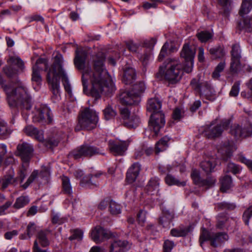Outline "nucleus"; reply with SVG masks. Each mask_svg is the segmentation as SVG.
Returning a JSON list of instances; mask_svg holds the SVG:
<instances>
[{
	"label": "nucleus",
	"mask_w": 252,
	"mask_h": 252,
	"mask_svg": "<svg viewBox=\"0 0 252 252\" xmlns=\"http://www.w3.org/2000/svg\"><path fill=\"white\" fill-rule=\"evenodd\" d=\"M87 52L84 49H77L74 60V64L79 70H83L82 82L83 92L87 95L99 99L103 93H111L115 90L111 77L105 68V58L103 55L96 57L94 61V70L85 66Z\"/></svg>",
	"instance_id": "obj_1"
},
{
	"label": "nucleus",
	"mask_w": 252,
	"mask_h": 252,
	"mask_svg": "<svg viewBox=\"0 0 252 252\" xmlns=\"http://www.w3.org/2000/svg\"><path fill=\"white\" fill-rule=\"evenodd\" d=\"M195 53L194 48H191L189 44H185L180 54L181 57L184 59V66L176 60L169 59L164 65L159 67L156 74L157 78L164 79L169 84L177 83L182 78L183 70L188 73L192 71Z\"/></svg>",
	"instance_id": "obj_2"
},
{
	"label": "nucleus",
	"mask_w": 252,
	"mask_h": 252,
	"mask_svg": "<svg viewBox=\"0 0 252 252\" xmlns=\"http://www.w3.org/2000/svg\"><path fill=\"white\" fill-rule=\"evenodd\" d=\"M98 120L96 112L89 108H86L80 112L78 122L75 130L76 131L83 129L92 130L96 126Z\"/></svg>",
	"instance_id": "obj_3"
},
{
	"label": "nucleus",
	"mask_w": 252,
	"mask_h": 252,
	"mask_svg": "<svg viewBox=\"0 0 252 252\" xmlns=\"http://www.w3.org/2000/svg\"><path fill=\"white\" fill-rule=\"evenodd\" d=\"M17 149L18 155L23 161L22 167L18 172V177L21 183L23 182L27 174L28 163L32 157L33 148L30 144L23 143L19 144Z\"/></svg>",
	"instance_id": "obj_4"
},
{
	"label": "nucleus",
	"mask_w": 252,
	"mask_h": 252,
	"mask_svg": "<svg viewBox=\"0 0 252 252\" xmlns=\"http://www.w3.org/2000/svg\"><path fill=\"white\" fill-rule=\"evenodd\" d=\"M63 58L61 54L57 55L54 59V62L52 67L48 70H55L56 77L59 80L62 78V82L65 90L69 96H72V90L71 85L68 81V77L62 67Z\"/></svg>",
	"instance_id": "obj_5"
},
{
	"label": "nucleus",
	"mask_w": 252,
	"mask_h": 252,
	"mask_svg": "<svg viewBox=\"0 0 252 252\" xmlns=\"http://www.w3.org/2000/svg\"><path fill=\"white\" fill-rule=\"evenodd\" d=\"M191 88L200 94L201 96L213 101L216 98L214 89L207 81H202L200 78H193L190 83Z\"/></svg>",
	"instance_id": "obj_6"
},
{
	"label": "nucleus",
	"mask_w": 252,
	"mask_h": 252,
	"mask_svg": "<svg viewBox=\"0 0 252 252\" xmlns=\"http://www.w3.org/2000/svg\"><path fill=\"white\" fill-rule=\"evenodd\" d=\"M228 236L225 233H210L205 228H203L200 236V245L202 247L204 242L210 240L211 246L217 247L224 242L228 240Z\"/></svg>",
	"instance_id": "obj_7"
},
{
	"label": "nucleus",
	"mask_w": 252,
	"mask_h": 252,
	"mask_svg": "<svg viewBox=\"0 0 252 252\" xmlns=\"http://www.w3.org/2000/svg\"><path fill=\"white\" fill-rule=\"evenodd\" d=\"M46 75V80L49 86L50 90L52 93L51 100L54 103H57L61 100L60 92V81L56 77L55 70H48Z\"/></svg>",
	"instance_id": "obj_8"
},
{
	"label": "nucleus",
	"mask_w": 252,
	"mask_h": 252,
	"mask_svg": "<svg viewBox=\"0 0 252 252\" xmlns=\"http://www.w3.org/2000/svg\"><path fill=\"white\" fill-rule=\"evenodd\" d=\"M99 154H102L101 150L95 146L84 144L72 151L69 155L77 159L82 157H91Z\"/></svg>",
	"instance_id": "obj_9"
},
{
	"label": "nucleus",
	"mask_w": 252,
	"mask_h": 252,
	"mask_svg": "<svg viewBox=\"0 0 252 252\" xmlns=\"http://www.w3.org/2000/svg\"><path fill=\"white\" fill-rule=\"evenodd\" d=\"M230 123L229 120H224L220 125L215 126L211 124L205 127L203 132L204 135L208 138L219 137L221 134L222 131L229 126Z\"/></svg>",
	"instance_id": "obj_10"
},
{
	"label": "nucleus",
	"mask_w": 252,
	"mask_h": 252,
	"mask_svg": "<svg viewBox=\"0 0 252 252\" xmlns=\"http://www.w3.org/2000/svg\"><path fill=\"white\" fill-rule=\"evenodd\" d=\"M230 132L236 139L251 136L252 135V124L250 122L242 126L235 124L231 126Z\"/></svg>",
	"instance_id": "obj_11"
},
{
	"label": "nucleus",
	"mask_w": 252,
	"mask_h": 252,
	"mask_svg": "<svg viewBox=\"0 0 252 252\" xmlns=\"http://www.w3.org/2000/svg\"><path fill=\"white\" fill-rule=\"evenodd\" d=\"M40 64H43L44 65L45 71H46L47 73V71H46V68L49 69L52 67V65L50 67L48 66L47 61L45 59L39 58L36 61L35 64L32 67V80L34 89L37 90L39 89V87L41 85L42 81V78L40 74V70L41 68L38 66V65Z\"/></svg>",
	"instance_id": "obj_12"
},
{
	"label": "nucleus",
	"mask_w": 252,
	"mask_h": 252,
	"mask_svg": "<svg viewBox=\"0 0 252 252\" xmlns=\"http://www.w3.org/2000/svg\"><path fill=\"white\" fill-rule=\"evenodd\" d=\"M165 123L164 115L162 112L152 114L149 122V127L157 136L160 129L164 126Z\"/></svg>",
	"instance_id": "obj_13"
},
{
	"label": "nucleus",
	"mask_w": 252,
	"mask_h": 252,
	"mask_svg": "<svg viewBox=\"0 0 252 252\" xmlns=\"http://www.w3.org/2000/svg\"><path fill=\"white\" fill-rule=\"evenodd\" d=\"M33 122L42 124L50 123L52 121L51 110L45 105H42L37 108L32 117Z\"/></svg>",
	"instance_id": "obj_14"
},
{
	"label": "nucleus",
	"mask_w": 252,
	"mask_h": 252,
	"mask_svg": "<svg viewBox=\"0 0 252 252\" xmlns=\"http://www.w3.org/2000/svg\"><path fill=\"white\" fill-rule=\"evenodd\" d=\"M7 63L9 65L4 67L3 70L4 73L8 77H12L17 73V69L14 68L13 66L16 65L19 69L21 70L24 68V63L18 57H11L8 59Z\"/></svg>",
	"instance_id": "obj_15"
},
{
	"label": "nucleus",
	"mask_w": 252,
	"mask_h": 252,
	"mask_svg": "<svg viewBox=\"0 0 252 252\" xmlns=\"http://www.w3.org/2000/svg\"><path fill=\"white\" fill-rule=\"evenodd\" d=\"M129 143L126 141L111 140L108 142L110 152L114 156H123L127 149Z\"/></svg>",
	"instance_id": "obj_16"
},
{
	"label": "nucleus",
	"mask_w": 252,
	"mask_h": 252,
	"mask_svg": "<svg viewBox=\"0 0 252 252\" xmlns=\"http://www.w3.org/2000/svg\"><path fill=\"white\" fill-rule=\"evenodd\" d=\"M191 177L195 185L207 189L214 186L216 182V179L213 177H208L206 180L202 179L199 171L196 169L192 170Z\"/></svg>",
	"instance_id": "obj_17"
},
{
	"label": "nucleus",
	"mask_w": 252,
	"mask_h": 252,
	"mask_svg": "<svg viewBox=\"0 0 252 252\" xmlns=\"http://www.w3.org/2000/svg\"><path fill=\"white\" fill-rule=\"evenodd\" d=\"M50 231L45 230H41L37 234L36 240L34 242L33 252H47L46 250H41L38 244V243L43 247H47L49 245V241L47 238V236Z\"/></svg>",
	"instance_id": "obj_18"
},
{
	"label": "nucleus",
	"mask_w": 252,
	"mask_h": 252,
	"mask_svg": "<svg viewBox=\"0 0 252 252\" xmlns=\"http://www.w3.org/2000/svg\"><path fill=\"white\" fill-rule=\"evenodd\" d=\"M121 115L124 120L125 125L128 128H135L140 123L139 118L136 115H130L127 108L121 109Z\"/></svg>",
	"instance_id": "obj_19"
},
{
	"label": "nucleus",
	"mask_w": 252,
	"mask_h": 252,
	"mask_svg": "<svg viewBox=\"0 0 252 252\" xmlns=\"http://www.w3.org/2000/svg\"><path fill=\"white\" fill-rule=\"evenodd\" d=\"M111 236L110 232L100 226H96L91 233V239L96 243L102 242L105 239H108Z\"/></svg>",
	"instance_id": "obj_20"
},
{
	"label": "nucleus",
	"mask_w": 252,
	"mask_h": 252,
	"mask_svg": "<svg viewBox=\"0 0 252 252\" xmlns=\"http://www.w3.org/2000/svg\"><path fill=\"white\" fill-rule=\"evenodd\" d=\"M14 169L10 168L8 171V173L5 175L0 180V182L1 185V188L2 189H5L10 184L16 185L17 181H19L20 186L23 183L21 182L20 179L19 178L18 175L16 178H14Z\"/></svg>",
	"instance_id": "obj_21"
},
{
	"label": "nucleus",
	"mask_w": 252,
	"mask_h": 252,
	"mask_svg": "<svg viewBox=\"0 0 252 252\" xmlns=\"http://www.w3.org/2000/svg\"><path fill=\"white\" fill-rule=\"evenodd\" d=\"M236 149L235 145L233 142H226L218 149L219 152L223 155L224 160H227L232 155V153Z\"/></svg>",
	"instance_id": "obj_22"
},
{
	"label": "nucleus",
	"mask_w": 252,
	"mask_h": 252,
	"mask_svg": "<svg viewBox=\"0 0 252 252\" xmlns=\"http://www.w3.org/2000/svg\"><path fill=\"white\" fill-rule=\"evenodd\" d=\"M120 102L124 105H132L138 104L139 101L132 92H124L120 95Z\"/></svg>",
	"instance_id": "obj_23"
},
{
	"label": "nucleus",
	"mask_w": 252,
	"mask_h": 252,
	"mask_svg": "<svg viewBox=\"0 0 252 252\" xmlns=\"http://www.w3.org/2000/svg\"><path fill=\"white\" fill-rule=\"evenodd\" d=\"M141 165L138 162L134 163L128 169L126 173V180L129 183L135 181L139 174Z\"/></svg>",
	"instance_id": "obj_24"
},
{
	"label": "nucleus",
	"mask_w": 252,
	"mask_h": 252,
	"mask_svg": "<svg viewBox=\"0 0 252 252\" xmlns=\"http://www.w3.org/2000/svg\"><path fill=\"white\" fill-rule=\"evenodd\" d=\"M23 131L27 135L33 137L40 142L44 140L43 131L39 130L31 125L26 126L23 129Z\"/></svg>",
	"instance_id": "obj_25"
},
{
	"label": "nucleus",
	"mask_w": 252,
	"mask_h": 252,
	"mask_svg": "<svg viewBox=\"0 0 252 252\" xmlns=\"http://www.w3.org/2000/svg\"><path fill=\"white\" fill-rule=\"evenodd\" d=\"M161 102L157 98H151L149 100L147 109V111L151 112L152 114L162 112L160 111Z\"/></svg>",
	"instance_id": "obj_26"
},
{
	"label": "nucleus",
	"mask_w": 252,
	"mask_h": 252,
	"mask_svg": "<svg viewBox=\"0 0 252 252\" xmlns=\"http://www.w3.org/2000/svg\"><path fill=\"white\" fill-rule=\"evenodd\" d=\"M128 242L125 240H117L111 245L110 252H125Z\"/></svg>",
	"instance_id": "obj_27"
},
{
	"label": "nucleus",
	"mask_w": 252,
	"mask_h": 252,
	"mask_svg": "<svg viewBox=\"0 0 252 252\" xmlns=\"http://www.w3.org/2000/svg\"><path fill=\"white\" fill-rule=\"evenodd\" d=\"M170 138L167 136L162 137L158 142L155 146V153L158 154L160 152L165 151L168 147V143Z\"/></svg>",
	"instance_id": "obj_28"
},
{
	"label": "nucleus",
	"mask_w": 252,
	"mask_h": 252,
	"mask_svg": "<svg viewBox=\"0 0 252 252\" xmlns=\"http://www.w3.org/2000/svg\"><path fill=\"white\" fill-rule=\"evenodd\" d=\"M135 72L133 68L128 67L124 70L123 81L126 84H129L135 79Z\"/></svg>",
	"instance_id": "obj_29"
},
{
	"label": "nucleus",
	"mask_w": 252,
	"mask_h": 252,
	"mask_svg": "<svg viewBox=\"0 0 252 252\" xmlns=\"http://www.w3.org/2000/svg\"><path fill=\"white\" fill-rule=\"evenodd\" d=\"M252 10V0H242L239 14L243 16L249 13Z\"/></svg>",
	"instance_id": "obj_30"
},
{
	"label": "nucleus",
	"mask_w": 252,
	"mask_h": 252,
	"mask_svg": "<svg viewBox=\"0 0 252 252\" xmlns=\"http://www.w3.org/2000/svg\"><path fill=\"white\" fill-rule=\"evenodd\" d=\"M243 67L241 63V59L231 58L230 70L232 73H238Z\"/></svg>",
	"instance_id": "obj_31"
},
{
	"label": "nucleus",
	"mask_w": 252,
	"mask_h": 252,
	"mask_svg": "<svg viewBox=\"0 0 252 252\" xmlns=\"http://www.w3.org/2000/svg\"><path fill=\"white\" fill-rule=\"evenodd\" d=\"M159 179L157 178H152L147 186V190L148 193L153 194L154 191L158 190Z\"/></svg>",
	"instance_id": "obj_32"
},
{
	"label": "nucleus",
	"mask_w": 252,
	"mask_h": 252,
	"mask_svg": "<svg viewBox=\"0 0 252 252\" xmlns=\"http://www.w3.org/2000/svg\"><path fill=\"white\" fill-rule=\"evenodd\" d=\"M173 219V216L169 213H164L159 219V222L163 227H170V223Z\"/></svg>",
	"instance_id": "obj_33"
},
{
	"label": "nucleus",
	"mask_w": 252,
	"mask_h": 252,
	"mask_svg": "<svg viewBox=\"0 0 252 252\" xmlns=\"http://www.w3.org/2000/svg\"><path fill=\"white\" fill-rule=\"evenodd\" d=\"M145 90V84L142 82H140L138 84H134L130 91L132 92V94L137 97V99L140 101V94L144 92Z\"/></svg>",
	"instance_id": "obj_34"
},
{
	"label": "nucleus",
	"mask_w": 252,
	"mask_h": 252,
	"mask_svg": "<svg viewBox=\"0 0 252 252\" xmlns=\"http://www.w3.org/2000/svg\"><path fill=\"white\" fill-rule=\"evenodd\" d=\"M221 187L220 190L222 192H225L227 189L231 187L232 182L231 177L228 175H225L220 179Z\"/></svg>",
	"instance_id": "obj_35"
},
{
	"label": "nucleus",
	"mask_w": 252,
	"mask_h": 252,
	"mask_svg": "<svg viewBox=\"0 0 252 252\" xmlns=\"http://www.w3.org/2000/svg\"><path fill=\"white\" fill-rule=\"evenodd\" d=\"M239 27L241 30H244L246 32H251L252 31V16L248 17L240 22Z\"/></svg>",
	"instance_id": "obj_36"
},
{
	"label": "nucleus",
	"mask_w": 252,
	"mask_h": 252,
	"mask_svg": "<svg viewBox=\"0 0 252 252\" xmlns=\"http://www.w3.org/2000/svg\"><path fill=\"white\" fill-rule=\"evenodd\" d=\"M216 166V163L213 160H204L200 163L201 168L206 173L212 172Z\"/></svg>",
	"instance_id": "obj_37"
},
{
	"label": "nucleus",
	"mask_w": 252,
	"mask_h": 252,
	"mask_svg": "<svg viewBox=\"0 0 252 252\" xmlns=\"http://www.w3.org/2000/svg\"><path fill=\"white\" fill-rule=\"evenodd\" d=\"M165 180L166 184L170 186L177 185L178 186H184L186 185L185 182H180L170 174L167 175L165 178Z\"/></svg>",
	"instance_id": "obj_38"
},
{
	"label": "nucleus",
	"mask_w": 252,
	"mask_h": 252,
	"mask_svg": "<svg viewBox=\"0 0 252 252\" xmlns=\"http://www.w3.org/2000/svg\"><path fill=\"white\" fill-rule=\"evenodd\" d=\"M189 232L188 228H173L171 230L170 234L174 237H184L186 236Z\"/></svg>",
	"instance_id": "obj_39"
},
{
	"label": "nucleus",
	"mask_w": 252,
	"mask_h": 252,
	"mask_svg": "<svg viewBox=\"0 0 252 252\" xmlns=\"http://www.w3.org/2000/svg\"><path fill=\"white\" fill-rule=\"evenodd\" d=\"M30 200L28 196H21L16 199L14 204V207L16 209L21 208L29 203Z\"/></svg>",
	"instance_id": "obj_40"
},
{
	"label": "nucleus",
	"mask_w": 252,
	"mask_h": 252,
	"mask_svg": "<svg viewBox=\"0 0 252 252\" xmlns=\"http://www.w3.org/2000/svg\"><path fill=\"white\" fill-rule=\"evenodd\" d=\"M227 172H231L234 175L240 174L242 171V167L233 162H229L227 166Z\"/></svg>",
	"instance_id": "obj_41"
},
{
	"label": "nucleus",
	"mask_w": 252,
	"mask_h": 252,
	"mask_svg": "<svg viewBox=\"0 0 252 252\" xmlns=\"http://www.w3.org/2000/svg\"><path fill=\"white\" fill-rule=\"evenodd\" d=\"M62 180L63 192L67 194H71L72 193V188L69 178L66 176H63Z\"/></svg>",
	"instance_id": "obj_42"
},
{
	"label": "nucleus",
	"mask_w": 252,
	"mask_h": 252,
	"mask_svg": "<svg viewBox=\"0 0 252 252\" xmlns=\"http://www.w3.org/2000/svg\"><path fill=\"white\" fill-rule=\"evenodd\" d=\"M225 66V63L224 62L220 63L212 73L213 78L214 79H218L220 77V73L223 70Z\"/></svg>",
	"instance_id": "obj_43"
},
{
	"label": "nucleus",
	"mask_w": 252,
	"mask_h": 252,
	"mask_svg": "<svg viewBox=\"0 0 252 252\" xmlns=\"http://www.w3.org/2000/svg\"><path fill=\"white\" fill-rule=\"evenodd\" d=\"M230 53L231 58L241 59V50L239 44L233 45Z\"/></svg>",
	"instance_id": "obj_44"
},
{
	"label": "nucleus",
	"mask_w": 252,
	"mask_h": 252,
	"mask_svg": "<svg viewBox=\"0 0 252 252\" xmlns=\"http://www.w3.org/2000/svg\"><path fill=\"white\" fill-rule=\"evenodd\" d=\"M38 174L37 170H34L24 184H21V187L26 189L37 178Z\"/></svg>",
	"instance_id": "obj_45"
},
{
	"label": "nucleus",
	"mask_w": 252,
	"mask_h": 252,
	"mask_svg": "<svg viewBox=\"0 0 252 252\" xmlns=\"http://www.w3.org/2000/svg\"><path fill=\"white\" fill-rule=\"evenodd\" d=\"M103 114L105 119L109 120L113 119L116 115V112L110 106L108 105L103 110Z\"/></svg>",
	"instance_id": "obj_46"
},
{
	"label": "nucleus",
	"mask_w": 252,
	"mask_h": 252,
	"mask_svg": "<svg viewBox=\"0 0 252 252\" xmlns=\"http://www.w3.org/2000/svg\"><path fill=\"white\" fill-rule=\"evenodd\" d=\"M210 54L216 58H220L223 57L225 54L223 48L220 47L211 48L209 49Z\"/></svg>",
	"instance_id": "obj_47"
},
{
	"label": "nucleus",
	"mask_w": 252,
	"mask_h": 252,
	"mask_svg": "<svg viewBox=\"0 0 252 252\" xmlns=\"http://www.w3.org/2000/svg\"><path fill=\"white\" fill-rule=\"evenodd\" d=\"M10 133V131L8 129L6 124L0 121V136L2 138H5Z\"/></svg>",
	"instance_id": "obj_48"
},
{
	"label": "nucleus",
	"mask_w": 252,
	"mask_h": 252,
	"mask_svg": "<svg viewBox=\"0 0 252 252\" xmlns=\"http://www.w3.org/2000/svg\"><path fill=\"white\" fill-rule=\"evenodd\" d=\"M109 210L112 215H117L121 213L120 205L112 200L110 202Z\"/></svg>",
	"instance_id": "obj_49"
},
{
	"label": "nucleus",
	"mask_w": 252,
	"mask_h": 252,
	"mask_svg": "<svg viewBox=\"0 0 252 252\" xmlns=\"http://www.w3.org/2000/svg\"><path fill=\"white\" fill-rule=\"evenodd\" d=\"M196 35L198 39L202 42L207 41L212 37V34L209 32L207 31H202L198 32Z\"/></svg>",
	"instance_id": "obj_50"
},
{
	"label": "nucleus",
	"mask_w": 252,
	"mask_h": 252,
	"mask_svg": "<svg viewBox=\"0 0 252 252\" xmlns=\"http://www.w3.org/2000/svg\"><path fill=\"white\" fill-rule=\"evenodd\" d=\"M218 2L223 9L224 13L227 14L231 8V0H218Z\"/></svg>",
	"instance_id": "obj_51"
},
{
	"label": "nucleus",
	"mask_w": 252,
	"mask_h": 252,
	"mask_svg": "<svg viewBox=\"0 0 252 252\" xmlns=\"http://www.w3.org/2000/svg\"><path fill=\"white\" fill-rule=\"evenodd\" d=\"M229 219L223 214H220L218 216V223L217 227L219 228H222L224 226V224Z\"/></svg>",
	"instance_id": "obj_52"
},
{
	"label": "nucleus",
	"mask_w": 252,
	"mask_h": 252,
	"mask_svg": "<svg viewBox=\"0 0 252 252\" xmlns=\"http://www.w3.org/2000/svg\"><path fill=\"white\" fill-rule=\"evenodd\" d=\"M252 216V205L250 206L244 212L243 215V219L245 223L248 225L249 220Z\"/></svg>",
	"instance_id": "obj_53"
},
{
	"label": "nucleus",
	"mask_w": 252,
	"mask_h": 252,
	"mask_svg": "<svg viewBox=\"0 0 252 252\" xmlns=\"http://www.w3.org/2000/svg\"><path fill=\"white\" fill-rule=\"evenodd\" d=\"M153 149L151 147H148L145 149H142L140 151H137L135 153V156L136 158H138L141 157L144 153L147 156H149L152 155L153 153Z\"/></svg>",
	"instance_id": "obj_54"
},
{
	"label": "nucleus",
	"mask_w": 252,
	"mask_h": 252,
	"mask_svg": "<svg viewBox=\"0 0 252 252\" xmlns=\"http://www.w3.org/2000/svg\"><path fill=\"white\" fill-rule=\"evenodd\" d=\"M146 212L143 210H141L137 215V220L138 223L143 225L146 221Z\"/></svg>",
	"instance_id": "obj_55"
},
{
	"label": "nucleus",
	"mask_w": 252,
	"mask_h": 252,
	"mask_svg": "<svg viewBox=\"0 0 252 252\" xmlns=\"http://www.w3.org/2000/svg\"><path fill=\"white\" fill-rule=\"evenodd\" d=\"M152 2H145L143 3V7L145 9H148L151 8H156L158 3L162 2L161 0H150Z\"/></svg>",
	"instance_id": "obj_56"
},
{
	"label": "nucleus",
	"mask_w": 252,
	"mask_h": 252,
	"mask_svg": "<svg viewBox=\"0 0 252 252\" xmlns=\"http://www.w3.org/2000/svg\"><path fill=\"white\" fill-rule=\"evenodd\" d=\"M238 160L242 163L246 164L248 168L252 171V160L246 158L241 154L239 155Z\"/></svg>",
	"instance_id": "obj_57"
},
{
	"label": "nucleus",
	"mask_w": 252,
	"mask_h": 252,
	"mask_svg": "<svg viewBox=\"0 0 252 252\" xmlns=\"http://www.w3.org/2000/svg\"><path fill=\"white\" fill-rule=\"evenodd\" d=\"M240 82H236L234 84L229 93L230 96H236L238 94L240 90Z\"/></svg>",
	"instance_id": "obj_58"
},
{
	"label": "nucleus",
	"mask_w": 252,
	"mask_h": 252,
	"mask_svg": "<svg viewBox=\"0 0 252 252\" xmlns=\"http://www.w3.org/2000/svg\"><path fill=\"white\" fill-rule=\"evenodd\" d=\"M83 237V232L80 230H74L72 232V234L69 237L70 240H81Z\"/></svg>",
	"instance_id": "obj_59"
},
{
	"label": "nucleus",
	"mask_w": 252,
	"mask_h": 252,
	"mask_svg": "<svg viewBox=\"0 0 252 252\" xmlns=\"http://www.w3.org/2000/svg\"><path fill=\"white\" fill-rule=\"evenodd\" d=\"M36 225L34 223L30 222L27 226V232L28 236L30 238L35 232Z\"/></svg>",
	"instance_id": "obj_60"
},
{
	"label": "nucleus",
	"mask_w": 252,
	"mask_h": 252,
	"mask_svg": "<svg viewBox=\"0 0 252 252\" xmlns=\"http://www.w3.org/2000/svg\"><path fill=\"white\" fill-rule=\"evenodd\" d=\"M174 246L173 241L166 240L163 244V252H170Z\"/></svg>",
	"instance_id": "obj_61"
},
{
	"label": "nucleus",
	"mask_w": 252,
	"mask_h": 252,
	"mask_svg": "<svg viewBox=\"0 0 252 252\" xmlns=\"http://www.w3.org/2000/svg\"><path fill=\"white\" fill-rule=\"evenodd\" d=\"M168 48V44L167 42H166L164 43V44L163 45L160 53L159 54L158 60L159 61H162L163 59L165 57L167 54V50Z\"/></svg>",
	"instance_id": "obj_62"
},
{
	"label": "nucleus",
	"mask_w": 252,
	"mask_h": 252,
	"mask_svg": "<svg viewBox=\"0 0 252 252\" xmlns=\"http://www.w3.org/2000/svg\"><path fill=\"white\" fill-rule=\"evenodd\" d=\"M65 221V220L63 218H60V215L56 214L53 216L52 220V223L57 224H61Z\"/></svg>",
	"instance_id": "obj_63"
},
{
	"label": "nucleus",
	"mask_w": 252,
	"mask_h": 252,
	"mask_svg": "<svg viewBox=\"0 0 252 252\" xmlns=\"http://www.w3.org/2000/svg\"><path fill=\"white\" fill-rule=\"evenodd\" d=\"M126 46L130 51L134 53L136 52L139 48L138 45L132 41L128 42L126 44Z\"/></svg>",
	"instance_id": "obj_64"
}]
</instances>
